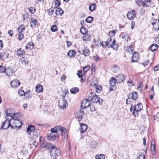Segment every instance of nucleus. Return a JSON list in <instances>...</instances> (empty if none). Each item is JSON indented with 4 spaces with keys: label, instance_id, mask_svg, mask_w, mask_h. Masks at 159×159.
Listing matches in <instances>:
<instances>
[{
    "label": "nucleus",
    "instance_id": "obj_31",
    "mask_svg": "<svg viewBox=\"0 0 159 159\" xmlns=\"http://www.w3.org/2000/svg\"><path fill=\"white\" fill-rule=\"evenodd\" d=\"M20 61H21L22 64L25 65L28 64L29 62V61L27 58L25 57H22L20 59Z\"/></svg>",
    "mask_w": 159,
    "mask_h": 159
},
{
    "label": "nucleus",
    "instance_id": "obj_61",
    "mask_svg": "<svg viewBox=\"0 0 159 159\" xmlns=\"http://www.w3.org/2000/svg\"><path fill=\"white\" fill-rule=\"evenodd\" d=\"M82 71L81 70H78L77 73V75H78L79 78H81L82 77Z\"/></svg>",
    "mask_w": 159,
    "mask_h": 159
},
{
    "label": "nucleus",
    "instance_id": "obj_13",
    "mask_svg": "<svg viewBox=\"0 0 159 159\" xmlns=\"http://www.w3.org/2000/svg\"><path fill=\"white\" fill-rule=\"evenodd\" d=\"M82 51L85 57L89 56L90 53V51L87 46H85L82 48Z\"/></svg>",
    "mask_w": 159,
    "mask_h": 159
},
{
    "label": "nucleus",
    "instance_id": "obj_37",
    "mask_svg": "<svg viewBox=\"0 0 159 159\" xmlns=\"http://www.w3.org/2000/svg\"><path fill=\"white\" fill-rule=\"evenodd\" d=\"M110 47L112 48L115 50H117L118 46L117 44L115 43V40H113L112 44L111 45Z\"/></svg>",
    "mask_w": 159,
    "mask_h": 159
},
{
    "label": "nucleus",
    "instance_id": "obj_19",
    "mask_svg": "<svg viewBox=\"0 0 159 159\" xmlns=\"http://www.w3.org/2000/svg\"><path fill=\"white\" fill-rule=\"evenodd\" d=\"M88 81L89 80V82L90 83V85L92 86H94L95 84H97V83L96 82V78L94 77H90L88 78Z\"/></svg>",
    "mask_w": 159,
    "mask_h": 159
},
{
    "label": "nucleus",
    "instance_id": "obj_26",
    "mask_svg": "<svg viewBox=\"0 0 159 159\" xmlns=\"http://www.w3.org/2000/svg\"><path fill=\"white\" fill-rule=\"evenodd\" d=\"M80 129L81 133H83L85 132L87 129V126L84 124L82 123L80 124Z\"/></svg>",
    "mask_w": 159,
    "mask_h": 159
},
{
    "label": "nucleus",
    "instance_id": "obj_52",
    "mask_svg": "<svg viewBox=\"0 0 159 159\" xmlns=\"http://www.w3.org/2000/svg\"><path fill=\"white\" fill-rule=\"evenodd\" d=\"M22 16L23 17V20H26V19L28 18L29 15L28 13L25 12L24 14L22 15Z\"/></svg>",
    "mask_w": 159,
    "mask_h": 159
},
{
    "label": "nucleus",
    "instance_id": "obj_58",
    "mask_svg": "<svg viewBox=\"0 0 159 159\" xmlns=\"http://www.w3.org/2000/svg\"><path fill=\"white\" fill-rule=\"evenodd\" d=\"M18 93L20 96H22L25 94V93L23 90H19L18 91Z\"/></svg>",
    "mask_w": 159,
    "mask_h": 159
},
{
    "label": "nucleus",
    "instance_id": "obj_28",
    "mask_svg": "<svg viewBox=\"0 0 159 159\" xmlns=\"http://www.w3.org/2000/svg\"><path fill=\"white\" fill-rule=\"evenodd\" d=\"M43 87L42 85L38 84L36 87V91L37 92L40 93L43 92Z\"/></svg>",
    "mask_w": 159,
    "mask_h": 159
},
{
    "label": "nucleus",
    "instance_id": "obj_3",
    "mask_svg": "<svg viewBox=\"0 0 159 159\" xmlns=\"http://www.w3.org/2000/svg\"><path fill=\"white\" fill-rule=\"evenodd\" d=\"M51 146L49 149L50 150V153L52 156L56 157L60 154L61 150L59 148H57L56 146L52 144Z\"/></svg>",
    "mask_w": 159,
    "mask_h": 159
},
{
    "label": "nucleus",
    "instance_id": "obj_16",
    "mask_svg": "<svg viewBox=\"0 0 159 159\" xmlns=\"http://www.w3.org/2000/svg\"><path fill=\"white\" fill-rule=\"evenodd\" d=\"M57 136V134H54L52 133L48 134L47 136V139L50 141H53L55 140Z\"/></svg>",
    "mask_w": 159,
    "mask_h": 159
},
{
    "label": "nucleus",
    "instance_id": "obj_25",
    "mask_svg": "<svg viewBox=\"0 0 159 159\" xmlns=\"http://www.w3.org/2000/svg\"><path fill=\"white\" fill-rule=\"evenodd\" d=\"M95 84L94 87H95L96 92L97 93H100L102 90V86L98 85L97 84Z\"/></svg>",
    "mask_w": 159,
    "mask_h": 159
},
{
    "label": "nucleus",
    "instance_id": "obj_55",
    "mask_svg": "<svg viewBox=\"0 0 159 159\" xmlns=\"http://www.w3.org/2000/svg\"><path fill=\"white\" fill-rule=\"evenodd\" d=\"M90 68V67L89 66H85L83 68V71L84 72H86Z\"/></svg>",
    "mask_w": 159,
    "mask_h": 159
},
{
    "label": "nucleus",
    "instance_id": "obj_41",
    "mask_svg": "<svg viewBox=\"0 0 159 159\" xmlns=\"http://www.w3.org/2000/svg\"><path fill=\"white\" fill-rule=\"evenodd\" d=\"M138 159H145V156L143 153L140 152L138 154Z\"/></svg>",
    "mask_w": 159,
    "mask_h": 159
},
{
    "label": "nucleus",
    "instance_id": "obj_63",
    "mask_svg": "<svg viewBox=\"0 0 159 159\" xmlns=\"http://www.w3.org/2000/svg\"><path fill=\"white\" fill-rule=\"evenodd\" d=\"M97 143L96 141H93L91 143V147H94L96 145Z\"/></svg>",
    "mask_w": 159,
    "mask_h": 159
},
{
    "label": "nucleus",
    "instance_id": "obj_10",
    "mask_svg": "<svg viewBox=\"0 0 159 159\" xmlns=\"http://www.w3.org/2000/svg\"><path fill=\"white\" fill-rule=\"evenodd\" d=\"M136 16L135 11L134 10H132L129 11L127 14V17L129 20L134 19Z\"/></svg>",
    "mask_w": 159,
    "mask_h": 159
},
{
    "label": "nucleus",
    "instance_id": "obj_12",
    "mask_svg": "<svg viewBox=\"0 0 159 159\" xmlns=\"http://www.w3.org/2000/svg\"><path fill=\"white\" fill-rule=\"evenodd\" d=\"M90 105V99H85L83 100L81 104V107H82V109L85 108L86 107H89Z\"/></svg>",
    "mask_w": 159,
    "mask_h": 159
},
{
    "label": "nucleus",
    "instance_id": "obj_48",
    "mask_svg": "<svg viewBox=\"0 0 159 159\" xmlns=\"http://www.w3.org/2000/svg\"><path fill=\"white\" fill-rule=\"evenodd\" d=\"M96 159H105V157L104 155H97L95 157Z\"/></svg>",
    "mask_w": 159,
    "mask_h": 159
},
{
    "label": "nucleus",
    "instance_id": "obj_21",
    "mask_svg": "<svg viewBox=\"0 0 159 159\" xmlns=\"http://www.w3.org/2000/svg\"><path fill=\"white\" fill-rule=\"evenodd\" d=\"M139 56L137 52H135L133 54L132 62H136L139 59Z\"/></svg>",
    "mask_w": 159,
    "mask_h": 159
},
{
    "label": "nucleus",
    "instance_id": "obj_43",
    "mask_svg": "<svg viewBox=\"0 0 159 159\" xmlns=\"http://www.w3.org/2000/svg\"><path fill=\"white\" fill-rule=\"evenodd\" d=\"M133 48L132 46H129L126 47V50L128 52H131L132 53L133 51Z\"/></svg>",
    "mask_w": 159,
    "mask_h": 159
},
{
    "label": "nucleus",
    "instance_id": "obj_64",
    "mask_svg": "<svg viewBox=\"0 0 159 159\" xmlns=\"http://www.w3.org/2000/svg\"><path fill=\"white\" fill-rule=\"evenodd\" d=\"M155 71H158L159 70V64L156 65L154 68Z\"/></svg>",
    "mask_w": 159,
    "mask_h": 159
},
{
    "label": "nucleus",
    "instance_id": "obj_49",
    "mask_svg": "<svg viewBox=\"0 0 159 159\" xmlns=\"http://www.w3.org/2000/svg\"><path fill=\"white\" fill-rule=\"evenodd\" d=\"M112 70L114 73L117 72L119 70V67L117 66H114L112 68Z\"/></svg>",
    "mask_w": 159,
    "mask_h": 159
},
{
    "label": "nucleus",
    "instance_id": "obj_23",
    "mask_svg": "<svg viewBox=\"0 0 159 159\" xmlns=\"http://www.w3.org/2000/svg\"><path fill=\"white\" fill-rule=\"evenodd\" d=\"M13 71L10 68H7L5 69V72L8 76H10L12 75Z\"/></svg>",
    "mask_w": 159,
    "mask_h": 159
},
{
    "label": "nucleus",
    "instance_id": "obj_27",
    "mask_svg": "<svg viewBox=\"0 0 159 159\" xmlns=\"http://www.w3.org/2000/svg\"><path fill=\"white\" fill-rule=\"evenodd\" d=\"M76 54V52L74 50H70L67 53L68 56L70 57H74Z\"/></svg>",
    "mask_w": 159,
    "mask_h": 159
},
{
    "label": "nucleus",
    "instance_id": "obj_60",
    "mask_svg": "<svg viewBox=\"0 0 159 159\" xmlns=\"http://www.w3.org/2000/svg\"><path fill=\"white\" fill-rule=\"evenodd\" d=\"M60 2L58 0H56L55 1V5L56 7H58L60 6Z\"/></svg>",
    "mask_w": 159,
    "mask_h": 159
},
{
    "label": "nucleus",
    "instance_id": "obj_59",
    "mask_svg": "<svg viewBox=\"0 0 159 159\" xmlns=\"http://www.w3.org/2000/svg\"><path fill=\"white\" fill-rule=\"evenodd\" d=\"M5 68L3 66H0V73H3L5 72Z\"/></svg>",
    "mask_w": 159,
    "mask_h": 159
},
{
    "label": "nucleus",
    "instance_id": "obj_8",
    "mask_svg": "<svg viewBox=\"0 0 159 159\" xmlns=\"http://www.w3.org/2000/svg\"><path fill=\"white\" fill-rule=\"evenodd\" d=\"M84 114L83 109H80L75 113V116L78 118V121H80L82 119V116Z\"/></svg>",
    "mask_w": 159,
    "mask_h": 159
},
{
    "label": "nucleus",
    "instance_id": "obj_57",
    "mask_svg": "<svg viewBox=\"0 0 159 159\" xmlns=\"http://www.w3.org/2000/svg\"><path fill=\"white\" fill-rule=\"evenodd\" d=\"M19 34L18 35V38L20 40H21L24 37V35L23 34L21 33H19Z\"/></svg>",
    "mask_w": 159,
    "mask_h": 159
},
{
    "label": "nucleus",
    "instance_id": "obj_53",
    "mask_svg": "<svg viewBox=\"0 0 159 159\" xmlns=\"http://www.w3.org/2000/svg\"><path fill=\"white\" fill-rule=\"evenodd\" d=\"M35 10V8L33 7H31L29 8V11L32 14L34 13Z\"/></svg>",
    "mask_w": 159,
    "mask_h": 159
},
{
    "label": "nucleus",
    "instance_id": "obj_62",
    "mask_svg": "<svg viewBox=\"0 0 159 159\" xmlns=\"http://www.w3.org/2000/svg\"><path fill=\"white\" fill-rule=\"evenodd\" d=\"M61 126L60 125H57L54 128L56 129V130H57V132L60 131Z\"/></svg>",
    "mask_w": 159,
    "mask_h": 159
},
{
    "label": "nucleus",
    "instance_id": "obj_36",
    "mask_svg": "<svg viewBox=\"0 0 159 159\" xmlns=\"http://www.w3.org/2000/svg\"><path fill=\"white\" fill-rule=\"evenodd\" d=\"M55 13L57 15H60L61 16L62 15V14L63 13V10L60 8H58L56 10Z\"/></svg>",
    "mask_w": 159,
    "mask_h": 159
},
{
    "label": "nucleus",
    "instance_id": "obj_5",
    "mask_svg": "<svg viewBox=\"0 0 159 159\" xmlns=\"http://www.w3.org/2000/svg\"><path fill=\"white\" fill-rule=\"evenodd\" d=\"M60 107L63 109H66V107L68 105L67 102L64 98L61 99L58 102Z\"/></svg>",
    "mask_w": 159,
    "mask_h": 159
},
{
    "label": "nucleus",
    "instance_id": "obj_33",
    "mask_svg": "<svg viewBox=\"0 0 159 159\" xmlns=\"http://www.w3.org/2000/svg\"><path fill=\"white\" fill-rule=\"evenodd\" d=\"M38 22V21L35 18H32L31 19V21L30 22V23L31 24V27H34L35 26Z\"/></svg>",
    "mask_w": 159,
    "mask_h": 159
},
{
    "label": "nucleus",
    "instance_id": "obj_9",
    "mask_svg": "<svg viewBox=\"0 0 159 159\" xmlns=\"http://www.w3.org/2000/svg\"><path fill=\"white\" fill-rule=\"evenodd\" d=\"M10 84L12 87L16 88L20 86V83L17 80H14L11 82Z\"/></svg>",
    "mask_w": 159,
    "mask_h": 159
},
{
    "label": "nucleus",
    "instance_id": "obj_51",
    "mask_svg": "<svg viewBox=\"0 0 159 159\" xmlns=\"http://www.w3.org/2000/svg\"><path fill=\"white\" fill-rule=\"evenodd\" d=\"M117 32V30H113L111 31H110L109 33V35L111 37L113 36Z\"/></svg>",
    "mask_w": 159,
    "mask_h": 159
},
{
    "label": "nucleus",
    "instance_id": "obj_42",
    "mask_svg": "<svg viewBox=\"0 0 159 159\" xmlns=\"http://www.w3.org/2000/svg\"><path fill=\"white\" fill-rule=\"evenodd\" d=\"M25 26L23 25H21L19 27L18 29V31L19 33H21L23 30H25Z\"/></svg>",
    "mask_w": 159,
    "mask_h": 159
},
{
    "label": "nucleus",
    "instance_id": "obj_32",
    "mask_svg": "<svg viewBox=\"0 0 159 159\" xmlns=\"http://www.w3.org/2000/svg\"><path fill=\"white\" fill-rule=\"evenodd\" d=\"M151 2L150 0H144L142 2V3L143 6L148 7L150 5Z\"/></svg>",
    "mask_w": 159,
    "mask_h": 159
},
{
    "label": "nucleus",
    "instance_id": "obj_22",
    "mask_svg": "<svg viewBox=\"0 0 159 159\" xmlns=\"http://www.w3.org/2000/svg\"><path fill=\"white\" fill-rule=\"evenodd\" d=\"M25 53V51L22 49L20 48L16 52V55L18 56L21 57Z\"/></svg>",
    "mask_w": 159,
    "mask_h": 159
},
{
    "label": "nucleus",
    "instance_id": "obj_4",
    "mask_svg": "<svg viewBox=\"0 0 159 159\" xmlns=\"http://www.w3.org/2000/svg\"><path fill=\"white\" fill-rule=\"evenodd\" d=\"M11 119L10 120L7 119L2 123L1 128L3 129H6L10 127H11Z\"/></svg>",
    "mask_w": 159,
    "mask_h": 159
},
{
    "label": "nucleus",
    "instance_id": "obj_18",
    "mask_svg": "<svg viewBox=\"0 0 159 159\" xmlns=\"http://www.w3.org/2000/svg\"><path fill=\"white\" fill-rule=\"evenodd\" d=\"M116 80L118 83H120L123 81L125 78V76L122 74H119L116 76Z\"/></svg>",
    "mask_w": 159,
    "mask_h": 159
},
{
    "label": "nucleus",
    "instance_id": "obj_29",
    "mask_svg": "<svg viewBox=\"0 0 159 159\" xmlns=\"http://www.w3.org/2000/svg\"><path fill=\"white\" fill-rule=\"evenodd\" d=\"M113 40L111 38H110L106 42H103L105 43L106 46H107L108 48L110 47V46L112 44Z\"/></svg>",
    "mask_w": 159,
    "mask_h": 159
},
{
    "label": "nucleus",
    "instance_id": "obj_44",
    "mask_svg": "<svg viewBox=\"0 0 159 159\" xmlns=\"http://www.w3.org/2000/svg\"><path fill=\"white\" fill-rule=\"evenodd\" d=\"M83 38V40L85 41H89L91 39L90 36L88 34H86Z\"/></svg>",
    "mask_w": 159,
    "mask_h": 159
},
{
    "label": "nucleus",
    "instance_id": "obj_15",
    "mask_svg": "<svg viewBox=\"0 0 159 159\" xmlns=\"http://www.w3.org/2000/svg\"><path fill=\"white\" fill-rule=\"evenodd\" d=\"M60 131L61 132V136H64V138L65 139H66L68 132V131L65 128L61 127Z\"/></svg>",
    "mask_w": 159,
    "mask_h": 159
},
{
    "label": "nucleus",
    "instance_id": "obj_45",
    "mask_svg": "<svg viewBox=\"0 0 159 159\" xmlns=\"http://www.w3.org/2000/svg\"><path fill=\"white\" fill-rule=\"evenodd\" d=\"M1 55L2 58H6L7 57L8 54L5 52H3L1 53Z\"/></svg>",
    "mask_w": 159,
    "mask_h": 159
},
{
    "label": "nucleus",
    "instance_id": "obj_2",
    "mask_svg": "<svg viewBox=\"0 0 159 159\" xmlns=\"http://www.w3.org/2000/svg\"><path fill=\"white\" fill-rule=\"evenodd\" d=\"M11 128L16 130L19 129L23 125V123L20 120H15L13 119H11Z\"/></svg>",
    "mask_w": 159,
    "mask_h": 159
},
{
    "label": "nucleus",
    "instance_id": "obj_11",
    "mask_svg": "<svg viewBox=\"0 0 159 159\" xmlns=\"http://www.w3.org/2000/svg\"><path fill=\"white\" fill-rule=\"evenodd\" d=\"M40 146L42 148H45L48 149H50L51 146L52 144L50 143H47V142L43 141H40Z\"/></svg>",
    "mask_w": 159,
    "mask_h": 159
},
{
    "label": "nucleus",
    "instance_id": "obj_54",
    "mask_svg": "<svg viewBox=\"0 0 159 159\" xmlns=\"http://www.w3.org/2000/svg\"><path fill=\"white\" fill-rule=\"evenodd\" d=\"M28 45L29 48L30 49H32L33 48L34 46V43L32 42H30L28 43Z\"/></svg>",
    "mask_w": 159,
    "mask_h": 159
},
{
    "label": "nucleus",
    "instance_id": "obj_40",
    "mask_svg": "<svg viewBox=\"0 0 159 159\" xmlns=\"http://www.w3.org/2000/svg\"><path fill=\"white\" fill-rule=\"evenodd\" d=\"M96 7V4L95 3H92L89 7V9L91 11H92L95 10Z\"/></svg>",
    "mask_w": 159,
    "mask_h": 159
},
{
    "label": "nucleus",
    "instance_id": "obj_38",
    "mask_svg": "<svg viewBox=\"0 0 159 159\" xmlns=\"http://www.w3.org/2000/svg\"><path fill=\"white\" fill-rule=\"evenodd\" d=\"M87 29L84 26H82L80 29V32L83 34H85L87 32Z\"/></svg>",
    "mask_w": 159,
    "mask_h": 159
},
{
    "label": "nucleus",
    "instance_id": "obj_24",
    "mask_svg": "<svg viewBox=\"0 0 159 159\" xmlns=\"http://www.w3.org/2000/svg\"><path fill=\"white\" fill-rule=\"evenodd\" d=\"M122 39L126 40L127 42L130 40L131 39L129 37L128 34L127 33H123L122 34Z\"/></svg>",
    "mask_w": 159,
    "mask_h": 159
},
{
    "label": "nucleus",
    "instance_id": "obj_30",
    "mask_svg": "<svg viewBox=\"0 0 159 159\" xmlns=\"http://www.w3.org/2000/svg\"><path fill=\"white\" fill-rule=\"evenodd\" d=\"M151 150L153 155H155L156 152V146L154 142H152L151 144Z\"/></svg>",
    "mask_w": 159,
    "mask_h": 159
},
{
    "label": "nucleus",
    "instance_id": "obj_7",
    "mask_svg": "<svg viewBox=\"0 0 159 159\" xmlns=\"http://www.w3.org/2000/svg\"><path fill=\"white\" fill-rule=\"evenodd\" d=\"M117 81L116 79L114 77H111L109 80V84L111 88H115L116 82ZM112 88H110V91H111L113 90Z\"/></svg>",
    "mask_w": 159,
    "mask_h": 159
},
{
    "label": "nucleus",
    "instance_id": "obj_47",
    "mask_svg": "<svg viewBox=\"0 0 159 159\" xmlns=\"http://www.w3.org/2000/svg\"><path fill=\"white\" fill-rule=\"evenodd\" d=\"M32 134H33V136H32L31 135H30V136H29V137L30 138H36L37 136H38L37 132V131H35V130H34L33 131V133H32Z\"/></svg>",
    "mask_w": 159,
    "mask_h": 159
},
{
    "label": "nucleus",
    "instance_id": "obj_14",
    "mask_svg": "<svg viewBox=\"0 0 159 159\" xmlns=\"http://www.w3.org/2000/svg\"><path fill=\"white\" fill-rule=\"evenodd\" d=\"M138 96L137 93L136 92H133L132 93H129L128 95V97L129 99L131 98L134 100H135L138 98Z\"/></svg>",
    "mask_w": 159,
    "mask_h": 159
},
{
    "label": "nucleus",
    "instance_id": "obj_6",
    "mask_svg": "<svg viewBox=\"0 0 159 159\" xmlns=\"http://www.w3.org/2000/svg\"><path fill=\"white\" fill-rule=\"evenodd\" d=\"M92 102L98 103L99 104H102L103 100L102 99H100L97 95H93L91 99Z\"/></svg>",
    "mask_w": 159,
    "mask_h": 159
},
{
    "label": "nucleus",
    "instance_id": "obj_56",
    "mask_svg": "<svg viewBox=\"0 0 159 159\" xmlns=\"http://www.w3.org/2000/svg\"><path fill=\"white\" fill-rule=\"evenodd\" d=\"M54 11V10L52 8H51L48 10V13L50 15H52Z\"/></svg>",
    "mask_w": 159,
    "mask_h": 159
},
{
    "label": "nucleus",
    "instance_id": "obj_50",
    "mask_svg": "<svg viewBox=\"0 0 159 159\" xmlns=\"http://www.w3.org/2000/svg\"><path fill=\"white\" fill-rule=\"evenodd\" d=\"M51 30L52 32H55L57 30V28L56 25H53L51 27Z\"/></svg>",
    "mask_w": 159,
    "mask_h": 159
},
{
    "label": "nucleus",
    "instance_id": "obj_46",
    "mask_svg": "<svg viewBox=\"0 0 159 159\" xmlns=\"http://www.w3.org/2000/svg\"><path fill=\"white\" fill-rule=\"evenodd\" d=\"M93 18L91 16H88L87 18L85 20V21L86 22L89 23H91L93 20Z\"/></svg>",
    "mask_w": 159,
    "mask_h": 159
},
{
    "label": "nucleus",
    "instance_id": "obj_20",
    "mask_svg": "<svg viewBox=\"0 0 159 159\" xmlns=\"http://www.w3.org/2000/svg\"><path fill=\"white\" fill-rule=\"evenodd\" d=\"M153 28L156 30H158L159 29V20L156 19L154 20L152 23Z\"/></svg>",
    "mask_w": 159,
    "mask_h": 159
},
{
    "label": "nucleus",
    "instance_id": "obj_35",
    "mask_svg": "<svg viewBox=\"0 0 159 159\" xmlns=\"http://www.w3.org/2000/svg\"><path fill=\"white\" fill-rule=\"evenodd\" d=\"M61 92L62 93L61 96L63 98L65 97L66 94L68 93V90L66 88L62 89Z\"/></svg>",
    "mask_w": 159,
    "mask_h": 159
},
{
    "label": "nucleus",
    "instance_id": "obj_39",
    "mask_svg": "<svg viewBox=\"0 0 159 159\" xmlns=\"http://www.w3.org/2000/svg\"><path fill=\"white\" fill-rule=\"evenodd\" d=\"M79 91V89L78 88L74 87L70 89V92L71 93L75 94L77 93Z\"/></svg>",
    "mask_w": 159,
    "mask_h": 159
},
{
    "label": "nucleus",
    "instance_id": "obj_17",
    "mask_svg": "<svg viewBox=\"0 0 159 159\" xmlns=\"http://www.w3.org/2000/svg\"><path fill=\"white\" fill-rule=\"evenodd\" d=\"M35 129V127L34 126L32 125H29L27 129V132L29 136H30L32 134V133Z\"/></svg>",
    "mask_w": 159,
    "mask_h": 159
},
{
    "label": "nucleus",
    "instance_id": "obj_1",
    "mask_svg": "<svg viewBox=\"0 0 159 159\" xmlns=\"http://www.w3.org/2000/svg\"><path fill=\"white\" fill-rule=\"evenodd\" d=\"M143 106L141 103H138L134 107L133 105H131V107L130 108V111H133L132 114L134 117L138 116V112L139 111L141 110L143 108Z\"/></svg>",
    "mask_w": 159,
    "mask_h": 159
},
{
    "label": "nucleus",
    "instance_id": "obj_34",
    "mask_svg": "<svg viewBox=\"0 0 159 159\" xmlns=\"http://www.w3.org/2000/svg\"><path fill=\"white\" fill-rule=\"evenodd\" d=\"M158 48V45L157 44H153L150 46V50L152 52L154 51Z\"/></svg>",
    "mask_w": 159,
    "mask_h": 159
}]
</instances>
